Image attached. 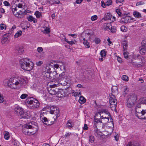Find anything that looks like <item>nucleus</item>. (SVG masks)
Segmentation results:
<instances>
[{
	"label": "nucleus",
	"mask_w": 146,
	"mask_h": 146,
	"mask_svg": "<svg viewBox=\"0 0 146 146\" xmlns=\"http://www.w3.org/2000/svg\"><path fill=\"white\" fill-rule=\"evenodd\" d=\"M26 103H28L29 107L31 109H35L39 107L40 104L36 99L31 97L28 98L26 100Z\"/></svg>",
	"instance_id": "nucleus-4"
},
{
	"label": "nucleus",
	"mask_w": 146,
	"mask_h": 146,
	"mask_svg": "<svg viewBox=\"0 0 146 146\" xmlns=\"http://www.w3.org/2000/svg\"><path fill=\"white\" fill-rule=\"evenodd\" d=\"M122 79L124 81H127L129 80V78L127 76L123 75L122 76Z\"/></svg>",
	"instance_id": "nucleus-43"
},
{
	"label": "nucleus",
	"mask_w": 146,
	"mask_h": 146,
	"mask_svg": "<svg viewBox=\"0 0 146 146\" xmlns=\"http://www.w3.org/2000/svg\"><path fill=\"white\" fill-rule=\"evenodd\" d=\"M123 51H125L127 49V44L125 41H124L123 43Z\"/></svg>",
	"instance_id": "nucleus-36"
},
{
	"label": "nucleus",
	"mask_w": 146,
	"mask_h": 146,
	"mask_svg": "<svg viewBox=\"0 0 146 146\" xmlns=\"http://www.w3.org/2000/svg\"><path fill=\"white\" fill-rule=\"evenodd\" d=\"M98 115V113H96L95 115L94 118V122H95L96 123H97L99 122L103 124H106L108 122L109 120V117L105 115H102V116H100V118H96Z\"/></svg>",
	"instance_id": "nucleus-7"
},
{
	"label": "nucleus",
	"mask_w": 146,
	"mask_h": 146,
	"mask_svg": "<svg viewBox=\"0 0 146 146\" xmlns=\"http://www.w3.org/2000/svg\"><path fill=\"white\" fill-rule=\"evenodd\" d=\"M116 11L117 12V13L118 14V15L119 16H121V13L120 12V9H117L116 10Z\"/></svg>",
	"instance_id": "nucleus-60"
},
{
	"label": "nucleus",
	"mask_w": 146,
	"mask_h": 146,
	"mask_svg": "<svg viewBox=\"0 0 146 146\" xmlns=\"http://www.w3.org/2000/svg\"><path fill=\"white\" fill-rule=\"evenodd\" d=\"M50 69H48V70L47 72H45L43 74V76L45 79L47 80H50Z\"/></svg>",
	"instance_id": "nucleus-21"
},
{
	"label": "nucleus",
	"mask_w": 146,
	"mask_h": 146,
	"mask_svg": "<svg viewBox=\"0 0 146 146\" xmlns=\"http://www.w3.org/2000/svg\"><path fill=\"white\" fill-rule=\"evenodd\" d=\"M19 63L21 68L26 71H30L33 68L34 64L29 59L23 58L20 59Z\"/></svg>",
	"instance_id": "nucleus-2"
},
{
	"label": "nucleus",
	"mask_w": 146,
	"mask_h": 146,
	"mask_svg": "<svg viewBox=\"0 0 146 146\" xmlns=\"http://www.w3.org/2000/svg\"><path fill=\"white\" fill-rule=\"evenodd\" d=\"M129 18L128 17H126L122 19V21L124 23H127L128 22Z\"/></svg>",
	"instance_id": "nucleus-38"
},
{
	"label": "nucleus",
	"mask_w": 146,
	"mask_h": 146,
	"mask_svg": "<svg viewBox=\"0 0 146 146\" xmlns=\"http://www.w3.org/2000/svg\"><path fill=\"white\" fill-rule=\"evenodd\" d=\"M14 111L16 114L18 115H20L22 113H23V110L22 108L17 106L15 108Z\"/></svg>",
	"instance_id": "nucleus-18"
},
{
	"label": "nucleus",
	"mask_w": 146,
	"mask_h": 146,
	"mask_svg": "<svg viewBox=\"0 0 146 146\" xmlns=\"http://www.w3.org/2000/svg\"><path fill=\"white\" fill-rule=\"evenodd\" d=\"M112 100H113V102H115V101H117L115 96L113 95H111L110 96V98H109L110 101H111Z\"/></svg>",
	"instance_id": "nucleus-37"
},
{
	"label": "nucleus",
	"mask_w": 146,
	"mask_h": 146,
	"mask_svg": "<svg viewBox=\"0 0 146 146\" xmlns=\"http://www.w3.org/2000/svg\"><path fill=\"white\" fill-rule=\"evenodd\" d=\"M133 14L134 16L135 17L140 18L141 17V14L139 13L136 11L133 12Z\"/></svg>",
	"instance_id": "nucleus-34"
},
{
	"label": "nucleus",
	"mask_w": 146,
	"mask_h": 146,
	"mask_svg": "<svg viewBox=\"0 0 146 146\" xmlns=\"http://www.w3.org/2000/svg\"><path fill=\"white\" fill-rule=\"evenodd\" d=\"M127 146H139L138 144H137L136 145H135L134 144H132L131 143L129 142V143L128 145H127Z\"/></svg>",
	"instance_id": "nucleus-59"
},
{
	"label": "nucleus",
	"mask_w": 146,
	"mask_h": 146,
	"mask_svg": "<svg viewBox=\"0 0 146 146\" xmlns=\"http://www.w3.org/2000/svg\"><path fill=\"white\" fill-rule=\"evenodd\" d=\"M35 15L37 18H40L42 16L41 13L38 11H36L35 13Z\"/></svg>",
	"instance_id": "nucleus-35"
},
{
	"label": "nucleus",
	"mask_w": 146,
	"mask_h": 146,
	"mask_svg": "<svg viewBox=\"0 0 146 146\" xmlns=\"http://www.w3.org/2000/svg\"><path fill=\"white\" fill-rule=\"evenodd\" d=\"M3 3L5 6H10V4L8 1H5L3 2Z\"/></svg>",
	"instance_id": "nucleus-63"
},
{
	"label": "nucleus",
	"mask_w": 146,
	"mask_h": 146,
	"mask_svg": "<svg viewBox=\"0 0 146 146\" xmlns=\"http://www.w3.org/2000/svg\"><path fill=\"white\" fill-rule=\"evenodd\" d=\"M94 41L96 44H98L100 42L101 40L100 38L96 37L94 39Z\"/></svg>",
	"instance_id": "nucleus-52"
},
{
	"label": "nucleus",
	"mask_w": 146,
	"mask_h": 146,
	"mask_svg": "<svg viewBox=\"0 0 146 146\" xmlns=\"http://www.w3.org/2000/svg\"><path fill=\"white\" fill-rule=\"evenodd\" d=\"M60 68L61 70L62 71H63V72H64V73L65 71H66V68L65 67L64 65H60Z\"/></svg>",
	"instance_id": "nucleus-49"
},
{
	"label": "nucleus",
	"mask_w": 146,
	"mask_h": 146,
	"mask_svg": "<svg viewBox=\"0 0 146 146\" xmlns=\"http://www.w3.org/2000/svg\"><path fill=\"white\" fill-rule=\"evenodd\" d=\"M41 114L40 115V119L42 120V122L45 124L48 125H50L54 123V121H50V120H48L47 118L44 117H42L41 116Z\"/></svg>",
	"instance_id": "nucleus-14"
},
{
	"label": "nucleus",
	"mask_w": 146,
	"mask_h": 146,
	"mask_svg": "<svg viewBox=\"0 0 146 146\" xmlns=\"http://www.w3.org/2000/svg\"><path fill=\"white\" fill-rule=\"evenodd\" d=\"M28 96V95L27 94H23L20 96V98L22 99H24L26 98Z\"/></svg>",
	"instance_id": "nucleus-53"
},
{
	"label": "nucleus",
	"mask_w": 146,
	"mask_h": 146,
	"mask_svg": "<svg viewBox=\"0 0 146 146\" xmlns=\"http://www.w3.org/2000/svg\"><path fill=\"white\" fill-rule=\"evenodd\" d=\"M22 34V32L21 31H18L14 35L15 38H17L21 36Z\"/></svg>",
	"instance_id": "nucleus-39"
},
{
	"label": "nucleus",
	"mask_w": 146,
	"mask_h": 146,
	"mask_svg": "<svg viewBox=\"0 0 146 146\" xmlns=\"http://www.w3.org/2000/svg\"><path fill=\"white\" fill-rule=\"evenodd\" d=\"M8 41V38L6 37V35H4L2 38L1 43L3 44L5 43L6 42H7Z\"/></svg>",
	"instance_id": "nucleus-32"
},
{
	"label": "nucleus",
	"mask_w": 146,
	"mask_h": 146,
	"mask_svg": "<svg viewBox=\"0 0 146 146\" xmlns=\"http://www.w3.org/2000/svg\"><path fill=\"white\" fill-rule=\"evenodd\" d=\"M3 84L5 86L10 87L12 89H15L17 88V86H25L26 84V82L25 79L23 77L13 78L9 80L5 79L4 80Z\"/></svg>",
	"instance_id": "nucleus-1"
},
{
	"label": "nucleus",
	"mask_w": 146,
	"mask_h": 146,
	"mask_svg": "<svg viewBox=\"0 0 146 146\" xmlns=\"http://www.w3.org/2000/svg\"><path fill=\"white\" fill-rule=\"evenodd\" d=\"M140 53L141 54H144L146 52V48L140 47L139 48Z\"/></svg>",
	"instance_id": "nucleus-33"
},
{
	"label": "nucleus",
	"mask_w": 146,
	"mask_h": 146,
	"mask_svg": "<svg viewBox=\"0 0 146 146\" xmlns=\"http://www.w3.org/2000/svg\"><path fill=\"white\" fill-rule=\"evenodd\" d=\"M126 105L128 108H132L137 101V96L135 94H130L127 96Z\"/></svg>",
	"instance_id": "nucleus-5"
},
{
	"label": "nucleus",
	"mask_w": 146,
	"mask_h": 146,
	"mask_svg": "<svg viewBox=\"0 0 146 146\" xmlns=\"http://www.w3.org/2000/svg\"><path fill=\"white\" fill-rule=\"evenodd\" d=\"M6 25L4 24H1L0 26V29L1 30L3 29H6Z\"/></svg>",
	"instance_id": "nucleus-54"
},
{
	"label": "nucleus",
	"mask_w": 146,
	"mask_h": 146,
	"mask_svg": "<svg viewBox=\"0 0 146 146\" xmlns=\"http://www.w3.org/2000/svg\"><path fill=\"white\" fill-rule=\"evenodd\" d=\"M43 63V62L42 61H39L37 62H36V65L38 66H40Z\"/></svg>",
	"instance_id": "nucleus-62"
},
{
	"label": "nucleus",
	"mask_w": 146,
	"mask_h": 146,
	"mask_svg": "<svg viewBox=\"0 0 146 146\" xmlns=\"http://www.w3.org/2000/svg\"><path fill=\"white\" fill-rule=\"evenodd\" d=\"M43 49L41 47H38L37 49V51L40 53L43 50Z\"/></svg>",
	"instance_id": "nucleus-61"
},
{
	"label": "nucleus",
	"mask_w": 146,
	"mask_h": 146,
	"mask_svg": "<svg viewBox=\"0 0 146 146\" xmlns=\"http://www.w3.org/2000/svg\"><path fill=\"white\" fill-rule=\"evenodd\" d=\"M112 4V0H108L105 3L103 1L101 2V5L104 8H105L106 6H109Z\"/></svg>",
	"instance_id": "nucleus-17"
},
{
	"label": "nucleus",
	"mask_w": 146,
	"mask_h": 146,
	"mask_svg": "<svg viewBox=\"0 0 146 146\" xmlns=\"http://www.w3.org/2000/svg\"><path fill=\"white\" fill-rule=\"evenodd\" d=\"M3 133L4 138L7 140L9 139L10 137L9 133L7 131H5Z\"/></svg>",
	"instance_id": "nucleus-31"
},
{
	"label": "nucleus",
	"mask_w": 146,
	"mask_h": 146,
	"mask_svg": "<svg viewBox=\"0 0 146 146\" xmlns=\"http://www.w3.org/2000/svg\"><path fill=\"white\" fill-rule=\"evenodd\" d=\"M145 4L144 2L141 1L140 2H138L136 4V6H138L139 5H143Z\"/></svg>",
	"instance_id": "nucleus-58"
},
{
	"label": "nucleus",
	"mask_w": 146,
	"mask_h": 146,
	"mask_svg": "<svg viewBox=\"0 0 146 146\" xmlns=\"http://www.w3.org/2000/svg\"><path fill=\"white\" fill-rule=\"evenodd\" d=\"M50 80H52L53 79L56 78L57 76V74L56 71H54L53 72H50Z\"/></svg>",
	"instance_id": "nucleus-23"
},
{
	"label": "nucleus",
	"mask_w": 146,
	"mask_h": 146,
	"mask_svg": "<svg viewBox=\"0 0 146 146\" xmlns=\"http://www.w3.org/2000/svg\"><path fill=\"white\" fill-rule=\"evenodd\" d=\"M24 50L22 48L17 47L16 48L15 52L18 55H21L23 53Z\"/></svg>",
	"instance_id": "nucleus-25"
},
{
	"label": "nucleus",
	"mask_w": 146,
	"mask_h": 146,
	"mask_svg": "<svg viewBox=\"0 0 146 146\" xmlns=\"http://www.w3.org/2000/svg\"><path fill=\"white\" fill-rule=\"evenodd\" d=\"M114 138H115V140L116 141H118L119 140V135L118 134H117L115 135L114 136Z\"/></svg>",
	"instance_id": "nucleus-64"
},
{
	"label": "nucleus",
	"mask_w": 146,
	"mask_h": 146,
	"mask_svg": "<svg viewBox=\"0 0 146 146\" xmlns=\"http://www.w3.org/2000/svg\"><path fill=\"white\" fill-rule=\"evenodd\" d=\"M83 40V44L85 45V47L87 48H89L90 46V44L89 42L87 40H86L85 38H84Z\"/></svg>",
	"instance_id": "nucleus-27"
},
{
	"label": "nucleus",
	"mask_w": 146,
	"mask_h": 146,
	"mask_svg": "<svg viewBox=\"0 0 146 146\" xmlns=\"http://www.w3.org/2000/svg\"><path fill=\"white\" fill-rule=\"evenodd\" d=\"M65 73L64 72H62V73L61 74H59V77L58 78V82H59V80H62V79H64L66 78V76H64Z\"/></svg>",
	"instance_id": "nucleus-30"
},
{
	"label": "nucleus",
	"mask_w": 146,
	"mask_h": 146,
	"mask_svg": "<svg viewBox=\"0 0 146 146\" xmlns=\"http://www.w3.org/2000/svg\"><path fill=\"white\" fill-rule=\"evenodd\" d=\"M38 130V127H23L22 129L23 133L27 135H31L35 134Z\"/></svg>",
	"instance_id": "nucleus-6"
},
{
	"label": "nucleus",
	"mask_w": 146,
	"mask_h": 146,
	"mask_svg": "<svg viewBox=\"0 0 146 146\" xmlns=\"http://www.w3.org/2000/svg\"><path fill=\"white\" fill-rule=\"evenodd\" d=\"M94 137L93 136L90 135L89 136V142L91 143H93L94 141Z\"/></svg>",
	"instance_id": "nucleus-42"
},
{
	"label": "nucleus",
	"mask_w": 146,
	"mask_h": 146,
	"mask_svg": "<svg viewBox=\"0 0 146 146\" xmlns=\"http://www.w3.org/2000/svg\"><path fill=\"white\" fill-rule=\"evenodd\" d=\"M112 18V15L109 13H107L104 16L103 19L105 20H111Z\"/></svg>",
	"instance_id": "nucleus-28"
},
{
	"label": "nucleus",
	"mask_w": 146,
	"mask_h": 146,
	"mask_svg": "<svg viewBox=\"0 0 146 146\" xmlns=\"http://www.w3.org/2000/svg\"><path fill=\"white\" fill-rule=\"evenodd\" d=\"M72 92V95L74 96H78V92L74 91Z\"/></svg>",
	"instance_id": "nucleus-57"
},
{
	"label": "nucleus",
	"mask_w": 146,
	"mask_h": 146,
	"mask_svg": "<svg viewBox=\"0 0 146 146\" xmlns=\"http://www.w3.org/2000/svg\"><path fill=\"white\" fill-rule=\"evenodd\" d=\"M57 94L58 97H64L68 95L67 90L66 89H59L57 91Z\"/></svg>",
	"instance_id": "nucleus-11"
},
{
	"label": "nucleus",
	"mask_w": 146,
	"mask_h": 146,
	"mask_svg": "<svg viewBox=\"0 0 146 146\" xmlns=\"http://www.w3.org/2000/svg\"><path fill=\"white\" fill-rule=\"evenodd\" d=\"M69 79L65 78L64 79H62V80H59V82H58V84H57V85L58 86L59 85H62L63 86H65L68 83V81Z\"/></svg>",
	"instance_id": "nucleus-19"
},
{
	"label": "nucleus",
	"mask_w": 146,
	"mask_h": 146,
	"mask_svg": "<svg viewBox=\"0 0 146 146\" xmlns=\"http://www.w3.org/2000/svg\"><path fill=\"white\" fill-rule=\"evenodd\" d=\"M140 103L143 104H146V98H143L140 99Z\"/></svg>",
	"instance_id": "nucleus-45"
},
{
	"label": "nucleus",
	"mask_w": 146,
	"mask_h": 146,
	"mask_svg": "<svg viewBox=\"0 0 146 146\" xmlns=\"http://www.w3.org/2000/svg\"><path fill=\"white\" fill-rule=\"evenodd\" d=\"M49 109H50V113L51 114H54L57 117L58 115L59 111L58 108L54 106H49L48 107Z\"/></svg>",
	"instance_id": "nucleus-10"
},
{
	"label": "nucleus",
	"mask_w": 146,
	"mask_h": 146,
	"mask_svg": "<svg viewBox=\"0 0 146 146\" xmlns=\"http://www.w3.org/2000/svg\"><path fill=\"white\" fill-rule=\"evenodd\" d=\"M4 99L3 95L0 93V103H1L3 102Z\"/></svg>",
	"instance_id": "nucleus-46"
},
{
	"label": "nucleus",
	"mask_w": 146,
	"mask_h": 146,
	"mask_svg": "<svg viewBox=\"0 0 146 146\" xmlns=\"http://www.w3.org/2000/svg\"><path fill=\"white\" fill-rule=\"evenodd\" d=\"M86 101V99L83 96H81L80 97L78 102L80 104H82L84 103Z\"/></svg>",
	"instance_id": "nucleus-29"
},
{
	"label": "nucleus",
	"mask_w": 146,
	"mask_h": 146,
	"mask_svg": "<svg viewBox=\"0 0 146 146\" xmlns=\"http://www.w3.org/2000/svg\"><path fill=\"white\" fill-rule=\"evenodd\" d=\"M24 127H38L37 125V123L34 121H30L24 125Z\"/></svg>",
	"instance_id": "nucleus-16"
},
{
	"label": "nucleus",
	"mask_w": 146,
	"mask_h": 146,
	"mask_svg": "<svg viewBox=\"0 0 146 146\" xmlns=\"http://www.w3.org/2000/svg\"><path fill=\"white\" fill-rule=\"evenodd\" d=\"M113 129H112V131L111 132H110L109 133H108V132L106 131H104V135L106 136H109L110 135L113 131Z\"/></svg>",
	"instance_id": "nucleus-47"
},
{
	"label": "nucleus",
	"mask_w": 146,
	"mask_h": 146,
	"mask_svg": "<svg viewBox=\"0 0 146 146\" xmlns=\"http://www.w3.org/2000/svg\"><path fill=\"white\" fill-rule=\"evenodd\" d=\"M51 87L48 89V91L49 93L52 95H54L57 94L58 90L57 88L54 89V88L58 86L56 84L50 86Z\"/></svg>",
	"instance_id": "nucleus-12"
},
{
	"label": "nucleus",
	"mask_w": 146,
	"mask_h": 146,
	"mask_svg": "<svg viewBox=\"0 0 146 146\" xmlns=\"http://www.w3.org/2000/svg\"><path fill=\"white\" fill-rule=\"evenodd\" d=\"M66 127H67L68 128H70L72 127V124H71V123L69 122V121H68V122L66 124Z\"/></svg>",
	"instance_id": "nucleus-56"
},
{
	"label": "nucleus",
	"mask_w": 146,
	"mask_h": 146,
	"mask_svg": "<svg viewBox=\"0 0 146 146\" xmlns=\"http://www.w3.org/2000/svg\"><path fill=\"white\" fill-rule=\"evenodd\" d=\"M42 28L43 29V30L42 29V32L45 34H47L50 33V27L48 26V27L46 26H43Z\"/></svg>",
	"instance_id": "nucleus-20"
},
{
	"label": "nucleus",
	"mask_w": 146,
	"mask_h": 146,
	"mask_svg": "<svg viewBox=\"0 0 146 146\" xmlns=\"http://www.w3.org/2000/svg\"><path fill=\"white\" fill-rule=\"evenodd\" d=\"M142 110L141 108L140 109H137L135 108V115L139 118L141 119H146V117H142Z\"/></svg>",
	"instance_id": "nucleus-13"
},
{
	"label": "nucleus",
	"mask_w": 146,
	"mask_h": 146,
	"mask_svg": "<svg viewBox=\"0 0 146 146\" xmlns=\"http://www.w3.org/2000/svg\"><path fill=\"white\" fill-rule=\"evenodd\" d=\"M100 54L102 57H105L106 55V52L104 50H102L101 51Z\"/></svg>",
	"instance_id": "nucleus-41"
},
{
	"label": "nucleus",
	"mask_w": 146,
	"mask_h": 146,
	"mask_svg": "<svg viewBox=\"0 0 146 146\" xmlns=\"http://www.w3.org/2000/svg\"><path fill=\"white\" fill-rule=\"evenodd\" d=\"M123 55L124 56V58L126 59L127 58H128V54L129 53L128 52L126 51H124Z\"/></svg>",
	"instance_id": "nucleus-50"
},
{
	"label": "nucleus",
	"mask_w": 146,
	"mask_h": 146,
	"mask_svg": "<svg viewBox=\"0 0 146 146\" xmlns=\"http://www.w3.org/2000/svg\"><path fill=\"white\" fill-rule=\"evenodd\" d=\"M17 8L15 7L14 8H12V10L13 14L18 18H22L23 15H25L27 13V12L26 11L22 12L21 10H20L19 12H17Z\"/></svg>",
	"instance_id": "nucleus-8"
},
{
	"label": "nucleus",
	"mask_w": 146,
	"mask_h": 146,
	"mask_svg": "<svg viewBox=\"0 0 146 146\" xmlns=\"http://www.w3.org/2000/svg\"><path fill=\"white\" fill-rule=\"evenodd\" d=\"M111 31L112 33H114L116 32V29L114 27H112L111 29Z\"/></svg>",
	"instance_id": "nucleus-51"
},
{
	"label": "nucleus",
	"mask_w": 146,
	"mask_h": 146,
	"mask_svg": "<svg viewBox=\"0 0 146 146\" xmlns=\"http://www.w3.org/2000/svg\"><path fill=\"white\" fill-rule=\"evenodd\" d=\"M121 30L123 32H126L127 31V27L125 26H122L120 28Z\"/></svg>",
	"instance_id": "nucleus-44"
},
{
	"label": "nucleus",
	"mask_w": 146,
	"mask_h": 146,
	"mask_svg": "<svg viewBox=\"0 0 146 146\" xmlns=\"http://www.w3.org/2000/svg\"><path fill=\"white\" fill-rule=\"evenodd\" d=\"M113 101L112 100L109 102L110 107L112 110L116 109L117 104V101H115L114 102H113Z\"/></svg>",
	"instance_id": "nucleus-22"
},
{
	"label": "nucleus",
	"mask_w": 146,
	"mask_h": 146,
	"mask_svg": "<svg viewBox=\"0 0 146 146\" xmlns=\"http://www.w3.org/2000/svg\"><path fill=\"white\" fill-rule=\"evenodd\" d=\"M94 127V135L95 136L97 137H100L102 135V132L99 131L98 129L97 128V126L96 125V124L95 122H94L93 123Z\"/></svg>",
	"instance_id": "nucleus-15"
},
{
	"label": "nucleus",
	"mask_w": 146,
	"mask_h": 146,
	"mask_svg": "<svg viewBox=\"0 0 146 146\" xmlns=\"http://www.w3.org/2000/svg\"><path fill=\"white\" fill-rule=\"evenodd\" d=\"M141 44L142 46L141 47L146 48V42L145 40H143Z\"/></svg>",
	"instance_id": "nucleus-55"
},
{
	"label": "nucleus",
	"mask_w": 146,
	"mask_h": 146,
	"mask_svg": "<svg viewBox=\"0 0 146 146\" xmlns=\"http://www.w3.org/2000/svg\"><path fill=\"white\" fill-rule=\"evenodd\" d=\"M135 58L136 60L135 62L133 61L131 62V63L134 66L139 67L144 65L145 62V59L142 56L139 54H137L135 56Z\"/></svg>",
	"instance_id": "nucleus-3"
},
{
	"label": "nucleus",
	"mask_w": 146,
	"mask_h": 146,
	"mask_svg": "<svg viewBox=\"0 0 146 146\" xmlns=\"http://www.w3.org/2000/svg\"><path fill=\"white\" fill-rule=\"evenodd\" d=\"M111 90L112 92H115L117 91V87L116 86H113L111 88Z\"/></svg>",
	"instance_id": "nucleus-40"
},
{
	"label": "nucleus",
	"mask_w": 146,
	"mask_h": 146,
	"mask_svg": "<svg viewBox=\"0 0 146 146\" xmlns=\"http://www.w3.org/2000/svg\"><path fill=\"white\" fill-rule=\"evenodd\" d=\"M104 113L105 115H108V116L110 117L111 121L109 122V123H110L111 125V126L113 127V122L112 121L111 117V115L109 112L108 111V110L106 109H102L99 111L98 113L99 114L100 116H102V114Z\"/></svg>",
	"instance_id": "nucleus-9"
},
{
	"label": "nucleus",
	"mask_w": 146,
	"mask_h": 146,
	"mask_svg": "<svg viewBox=\"0 0 146 146\" xmlns=\"http://www.w3.org/2000/svg\"><path fill=\"white\" fill-rule=\"evenodd\" d=\"M27 18L28 21L30 22L33 21L34 23H36L37 22V20L35 18H33L32 16H29L27 17Z\"/></svg>",
	"instance_id": "nucleus-26"
},
{
	"label": "nucleus",
	"mask_w": 146,
	"mask_h": 146,
	"mask_svg": "<svg viewBox=\"0 0 146 146\" xmlns=\"http://www.w3.org/2000/svg\"><path fill=\"white\" fill-rule=\"evenodd\" d=\"M98 18V17L96 15H94L93 16H92L91 17V20L92 21H94L96 20Z\"/></svg>",
	"instance_id": "nucleus-48"
},
{
	"label": "nucleus",
	"mask_w": 146,
	"mask_h": 146,
	"mask_svg": "<svg viewBox=\"0 0 146 146\" xmlns=\"http://www.w3.org/2000/svg\"><path fill=\"white\" fill-rule=\"evenodd\" d=\"M20 116L21 118L28 119L29 117L28 114L27 112H25L24 111H23V113L20 115Z\"/></svg>",
	"instance_id": "nucleus-24"
}]
</instances>
